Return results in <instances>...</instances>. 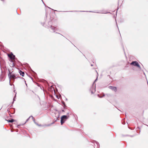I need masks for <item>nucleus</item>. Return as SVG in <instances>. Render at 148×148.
<instances>
[{
	"label": "nucleus",
	"instance_id": "1",
	"mask_svg": "<svg viewBox=\"0 0 148 148\" xmlns=\"http://www.w3.org/2000/svg\"><path fill=\"white\" fill-rule=\"evenodd\" d=\"M8 56L9 58V60L11 62L10 64L12 65H16L17 64V59L15 58V56L14 55L12 52L8 54Z\"/></svg>",
	"mask_w": 148,
	"mask_h": 148
},
{
	"label": "nucleus",
	"instance_id": "2",
	"mask_svg": "<svg viewBox=\"0 0 148 148\" xmlns=\"http://www.w3.org/2000/svg\"><path fill=\"white\" fill-rule=\"evenodd\" d=\"M69 117V116H67L66 115H63L62 116L61 118V125H62L66 120Z\"/></svg>",
	"mask_w": 148,
	"mask_h": 148
},
{
	"label": "nucleus",
	"instance_id": "5",
	"mask_svg": "<svg viewBox=\"0 0 148 148\" xmlns=\"http://www.w3.org/2000/svg\"><path fill=\"white\" fill-rule=\"evenodd\" d=\"M18 72L20 73L22 77L24 76L25 74L24 72L21 71L20 70H19Z\"/></svg>",
	"mask_w": 148,
	"mask_h": 148
},
{
	"label": "nucleus",
	"instance_id": "12",
	"mask_svg": "<svg viewBox=\"0 0 148 148\" xmlns=\"http://www.w3.org/2000/svg\"><path fill=\"white\" fill-rule=\"evenodd\" d=\"M21 65H25V64H21Z\"/></svg>",
	"mask_w": 148,
	"mask_h": 148
},
{
	"label": "nucleus",
	"instance_id": "9",
	"mask_svg": "<svg viewBox=\"0 0 148 148\" xmlns=\"http://www.w3.org/2000/svg\"><path fill=\"white\" fill-rule=\"evenodd\" d=\"M134 66H137L138 67V68L140 67V65H134Z\"/></svg>",
	"mask_w": 148,
	"mask_h": 148
},
{
	"label": "nucleus",
	"instance_id": "14",
	"mask_svg": "<svg viewBox=\"0 0 148 148\" xmlns=\"http://www.w3.org/2000/svg\"><path fill=\"white\" fill-rule=\"evenodd\" d=\"M15 98L14 97L13 99V100H14Z\"/></svg>",
	"mask_w": 148,
	"mask_h": 148
},
{
	"label": "nucleus",
	"instance_id": "13",
	"mask_svg": "<svg viewBox=\"0 0 148 148\" xmlns=\"http://www.w3.org/2000/svg\"><path fill=\"white\" fill-rule=\"evenodd\" d=\"M56 33L58 34H60L57 33V32H56Z\"/></svg>",
	"mask_w": 148,
	"mask_h": 148
},
{
	"label": "nucleus",
	"instance_id": "16",
	"mask_svg": "<svg viewBox=\"0 0 148 148\" xmlns=\"http://www.w3.org/2000/svg\"><path fill=\"white\" fill-rule=\"evenodd\" d=\"M43 4H44V5H45V4H44V2H43Z\"/></svg>",
	"mask_w": 148,
	"mask_h": 148
},
{
	"label": "nucleus",
	"instance_id": "7",
	"mask_svg": "<svg viewBox=\"0 0 148 148\" xmlns=\"http://www.w3.org/2000/svg\"><path fill=\"white\" fill-rule=\"evenodd\" d=\"M16 76L14 74H12L10 75V78L14 79L15 78Z\"/></svg>",
	"mask_w": 148,
	"mask_h": 148
},
{
	"label": "nucleus",
	"instance_id": "8",
	"mask_svg": "<svg viewBox=\"0 0 148 148\" xmlns=\"http://www.w3.org/2000/svg\"><path fill=\"white\" fill-rule=\"evenodd\" d=\"M7 121L8 122H12L14 121V120L13 119H12L11 120H8Z\"/></svg>",
	"mask_w": 148,
	"mask_h": 148
},
{
	"label": "nucleus",
	"instance_id": "10",
	"mask_svg": "<svg viewBox=\"0 0 148 148\" xmlns=\"http://www.w3.org/2000/svg\"><path fill=\"white\" fill-rule=\"evenodd\" d=\"M97 79H95V82L96 81V80H97V77H98V73H97Z\"/></svg>",
	"mask_w": 148,
	"mask_h": 148
},
{
	"label": "nucleus",
	"instance_id": "15",
	"mask_svg": "<svg viewBox=\"0 0 148 148\" xmlns=\"http://www.w3.org/2000/svg\"><path fill=\"white\" fill-rule=\"evenodd\" d=\"M43 4H44V5H45V4H44V2H43Z\"/></svg>",
	"mask_w": 148,
	"mask_h": 148
},
{
	"label": "nucleus",
	"instance_id": "17",
	"mask_svg": "<svg viewBox=\"0 0 148 148\" xmlns=\"http://www.w3.org/2000/svg\"><path fill=\"white\" fill-rule=\"evenodd\" d=\"M90 12H91V11H90Z\"/></svg>",
	"mask_w": 148,
	"mask_h": 148
},
{
	"label": "nucleus",
	"instance_id": "4",
	"mask_svg": "<svg viewBox=\"0 0 148 148\" xmlns=\"http://www.w3.org/2000/svg\"><path fill=\"white\" fill-rule=\"evenodd\" d=\"M130 65H139V64L137 62L133 61L131 63Z\"/></svg>",
	"mask_w": 148,
	"mask_h": 148
},
{
	"label": "nucleus",
	"instance_id": "18",
	"mask_svg": "<svg viewBox=\"0 0 148 148\" xmlns=\"http://www.w3.org/2000/svg\"><path fill=\"white\" fill-rule=\"evenodd\" d=\"M31 117H32V118H33V116H32Z\"/></svg>",
	"mask_w": 148,
	"mask_h": 148
},
{
	"label": "nucleus",
	"instance_id": "11",
	"mask_svg": "<svg viewBox=\"0 0 148 148\" xmlns=\"http://www.w3.org/2000/svg\"><path fill=\"white\" fill-rule=\"evenodd\" d=\"M79 12H85V11H79Z\"/></svg>",
	"mask_w": 148,
	"mask_h": 148
},
{
	"label": "nucleus",
	"instance_id": "6",
	"mask_svg": "<svg viewBox=\"0 0 148 148\" xmlns=\"http://www.w3.org/2000/svg\"><path fill=\"white\" fill-rule=\"evenodd\" d=\"M109 88L111 90H113L114 91H116V88L115 87L110 86L109 87Z\"/></svg>",
	"mask_w": 148,
	"mask_h": 148
},
{
	"label": "nucleus",
	"instance_id": "3",
	"mask_svg": "<svg viewBox=\"0 0 148 148\" xmlns=\"http://www.w3.org/2000/svg\"><path fill=\"white\" fill-rule=\"evenodd\" d=\"M49 27L52 30H53L54 32H55L56 31H58V29L56 27L52 26V25L50 26Z\"/></svg>",
	"mask_w": 148,
	"mask_h": 148
}]
</instances>
